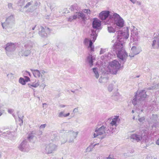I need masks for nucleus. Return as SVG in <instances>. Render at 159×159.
<instances>
[{
    "instance_id": "9b49d317",
    "label": "nucleus",
    "mask_w": 159,
    "mask_h": 159,
    "mask_svg": "<svg viewBox=\"0 0 159 159\" xmlns=\"http://www.w3.org/2000/svg\"><path fill=\"white\" fill-rule=\"evenodd\" d=\"M139 96L140 97L141 99L146 98L147 95L146 94V92L145 90H142L141 91L139 94Z\"/></svg>"
},
{
    "instance_id": "412c9836",
    "label": "nucleus",
    "mask_w": 159,
    "mask_h": 159,
    "mask_svg": "<svg viewBox=\"0 0 159 159\" xmlns=\"http://www.w3.org/2000/svg\"><path fill=\"white\" fill-rule=\"evenodd\" d=\"M137 93H136L135 96V98H134V99H133L132 101V102L135 105L137 103V102H136V101H137V99H136V98H137Z\"/></svg>"
},
{
    "instance_id": "7c9ffc66",
    "label": "nucleus",
    "mask_w": 159,
    "mask_h": 159,
    "mask_svg": "<svg viewBox=\"0 0 159 159\" xmlns=\"http://www.w3.org/2000/svg\"><path fill=\"white\" fill-rule=\"evenodd\" d=\"M8 6H9H9H12V4H11V3L9 4H8Z\"/></svg>"
},
{
    "instance_id": "c756f323",
    "label": "nucleus",
    "mask_w": 159,
    "mask_h": 159,
    "mask_svg": "<svg viewBox=\"0 0 159 159\" xmlns=\"http://www.w3.org/2000/svg\"><path fill=\"white\" fill-rule=\"evenodd\" d=\"M103 53V50L102 49L101 50L100 52V54H102Z\"/></svg>"
},
{
    "instance_id": "b1692460",
    "label": "nucleus",
    "mask_w": 159,
    "mask_h": 159,
    "mask_svg": "<svg viewBox=\"0 0 159 159\" xmlns=\"http://www.w3.org/2000/svg\"><path fill=\"white\" fill-rule=\"evenodd\" d=\"M89 63L91 66L93 65V61L92 57H91L90 60L89 61Z\"/></svg>"
},
{
    "instance_id": "2eb2a0df",
    "label": "nucleus",
    "mask_w": 159,
    "mask_h": 159,
    "mask_svg": "<svg viewBox=\"0 0 159 159\" xmlns=\"http://www.w3.org/2000/svg\"><path fill=\"white\" fill-rule=\"evenodd\" d=\"M78 17V15L76 13V15H74L72 17L69 18V20L70 21H72L73 20H75Z\"/></svg>"
},
{
    "instance_id": "bb28decb",
    "label": "nucleus",
    "mask_w": 159,
    "mask_h": 159,
    "mask_svg": "<svg viewBox=\"0 0 159 159\" xmlns=\"http://www.w3.org/2000/svg\"><path fill=\"white\" fill-rule=\"evenodd\" d=\"M156 41L155 40H154L153 41V43L152 44V46H154L155 44L156 43Z\"/></svg>"
},
{
    "instance_id": "20e7f679",
    "label": "nucleus",
    "mask_w": 159,
    "mask_h": 159,
    "mask_svg": "<svg viewBox=\"0 0 159 159\" xmlns=\"http://www.w3.org/2000/svg\"><path fill=\"white\" fill-rule=\"evenodd\" d=\"M95 32H94L93 34V35H92V34H91V40H89L88 39L86 38L85 39L84 41V43L85 44L87 43L89 41V46L88 47V48H91V50L92 51H94V47L93 46V43L92 41L94 42L96 39L97 36L96 35H95Z\"/></svg>"
},
{
    "instance_id": "f8f14e48",
    "label": "nucleus",
    "mask_w": 159,
    "mask_h": 159,
    "mask_svg": "<svg viewBox=\"0 0 159 159\" xmlns=\"http://www.w3.org/2000/svg\"><path fill=\"white\" fill-rule=\"evenodd\" d=\"M131 51L134 54H137L138 53V52L137 51L136 47L135 46H133L131 49Z\"/></svg>"
},
{
    "instance_id": "f3484780",
    "label": "nucleus",
    "mask_w": 159,
    "mask_h": 159,
    "mask_svg": "<svg viewBox=\"0 0 159 159\" xmlns=\"http://www.w3.org/2000/svg\"><path fill=\"white\" fill-rule=\"evenodd\" d=\"M29 85L30 88H31L32 87L36 88L39 86V84L37 83L35 84H29Z\"/></svg>"
},
{
    "instance_id": "39448f33",
    "label": "nucleus",
    "mask_w": 159,
    "mask_h": 159,
    "mask_svg": "<svg viewBox=\"0 0 159 159\" xmlns=\"http://www.w3.org/2000/svg\"><path fill=\"white\" fill-rule=\"evenodd\" d=\"M106 127L104 126H102L97 130L95 131V133L94 134V137L95 138L98 135L103 134L105 133Z\"/></svg>"
},
{
    "instance_id": "4468645a",
    "label": "nucleus",
    "mask_w": 159,
    "mask_h": 159,
    "mask_svg": "<svg viewBox=\"0 0 159 159\" xmlns=\"http://www.w3.org/2000/svg\"><path fill=\"white\" fill-rule=\"evenodd\" d=\"M69 115L70 113H69L66 114H64L63 112H61L59 113L58 115V116L59 117H62V116L66 117L68 116Z\"/></svg>"
},
{
    "instance_id": "1a4fd4ad",
    "label": "nucleus",
    "mask_w": 159,
    "mask_h": 159,
    "mask_svg": "<svg viewBox=\"0 0 159 159\" xmlns=\"http://www.w3.org/2000/svg\"><path fill=\"white\" fill-rule=\"evenodd\" d=\"M120 120L119 118V116H116L115 117L112 119V121L110 124L112 126H116V122L117 121H119Z\"/></svg>"
},
{
    "instance_id": "0eeeda50",
    "label": "nucleus",
    "mask_w": 159,
    "mask_h": 159,
    "mask_svg": "<svg viewBox=\"0 0 159 159\" xmlns=\"http://www.w3.org/2000/svg\"><path fill=\"white\" fill-rule=\"evenodd\" d=\"M101 25V22L97 18H94L93 23V27L94 28H98Z\"/></svg>"
},
{
    "instance_id": "f03ea898",
    "label": "nucleus",
    "mask_w": 159,
    "mask_h": 159,
    "mask_svg": "<svg viewBox=\"0 0 159 159\" xmlns=\"http://www.w3.org/2000/svg\"><path fill=\"white\" fill-rule=\"evenodd\" d=\"M120 64L116 60H114L110 62L108 66L110 71L114 74H116L118 70L120 68Z\"/></svg>"
},
{
    "instance_id": "7ed1b4c3",
    "label": "nucleus",
    "mask_w": 159,
    "mask_h": 159,
    "mask_svg": "<svg viewBox=\"0 0 159 159\" xmlns=\"http://www.w3.org/2000/svg\"><path fill=\"white\" fill-rule=\"evenodd\" d=\"M113 18L115 24L117 26L122 27L124 26V22L123 19L120 17V16L116 13L113 15Z\"/></svg>"
},
{
    "instance_id": "6ab92c4d",
    "label": "nucleus",
    "mask_w": 159,
    "mask_h": 159,
    "mask_svg": "<svg viewBox=\"0 0 159 159\" xmlns=\"http://www.w3.org/2000/svg\"><path fill=\"white\" fill-rule=\"evenodd\" d=\"M19 81L20 83L23 85H25V84L26 82L23 78H20L19 79Z\"/></svg>"
},
{
    "instance_id": "f257e3e1",
    "label": "nucleus",
    "mask_w": 159,
    "mask_h": 159,
    "mask_svg": "<svg viewBox=\"0 0 159 159\" xmlns=\"http://www.w3.org/2000/svg\"><path fill=\"white\" fill-rule=\"evenodd\" d=\"M113 49L119 59L124 60L128 57V54L123 48L122 44L120 42L115 43L113 46Z\"/></svg>"
},
{
    "instance_id": "cd10ccee",
    "label": "nucleus",
    "mask_w": 159,
    "mask_h": 159,
    "mask_svg": "<svg viewBox=\"0 0 159 159\" xmlns=\"http://www.w3.org/2000/svg\"><path fill=\"white\" fill-rule=\"evenodd\" d=\"M8 112L11 113L13 112V111L11 109H9L8 110Z\"/></svg>"
},
{
    "instance_id": "2f4dec72",
    "label": "nucleus",
    "mask_w": 159,
    "mask_h": 159,
    "mask_svg": "<svg viewBox=\"0 0 159 159\" xmlns=\"http://www.w3.org/2000/svg\"><path fill=\"white\" fill-rule=\"evenodd\" d=\"M2 115V113L0 111V116Z\"/></svg>"
},
{
    "instance_id": "4be33fe9",
    "label": "nucleus",
    "mask_w": 159,
    "mask_h": 159,
    "mask_svg": "<svg viewBox=\"0 0 159 159\" xmlns=\"http://www.w3.org/2000/svg\"><path fill=\"white\" fill-rule=\"evenodd\" d=\"M25 82H27L28 81H30V78L28 76H25Z\"/></svg>"
},
{
    "instance_id": "423d86ee",
    "label": "nucleus",
    "mask_w": 159,
    "mask_h": 159,
    "mask_svg": "<svg viewBox=\"0 0 159 159\" xmlns=\"http://www.w3.org/2000/svg\"><path fill=\"white\" fill-rule=\"evenodd\" d=\"M109 11H103L99 14V18L102 20L106 19L109 15Z\"/></svg>"
},
{
    "instance_id": "ddd939ff",
    "label": "nucleus",
    "mask_w": 159,
    "mask_h": 159,
    "mask_svg": "<svg viewBox=\"0 0 159 159\" xmlns=\"http://www.w3.org/2000/svg\"><path fill=\"white\" fill-rule=\"evenodd\" d=\"M76 13L78 14V18L80 17L82 19H84L85 16L83 13L76 12Z\"/></svg>"
},
{
    "instance_id": "a211bd4d",
    "label": "nucleus",
    "mask_w": 159,
    "mask_h": 159,
    "mask_svg": "<svg viewBox=\"0 0 159 159\" xmlns=\"http://www.w3.org/2000/svg\"><path fill=\"white\" fill-rule=\"evenodd\" d=\"M108 30L109 32L110 33H113L115 31L114 29L111 27H108Z\"/></svg>"
},
{
    "instance_id": "72a5a7b5",
    "label": "nucleus",
    "mask_w": 159,
    "mask_h": 159,
    "mask_svg": "<svg viewBox=\"0 0 159 159\" xmlns=\"http://www.w3.org/2000/svg\"><path fill=\"white\" fill-rule=\"evenodd\" d=\"M29 75H30V73L29 72Z\"/></svg>"
},
{
    "instance_id": "393cba45",
    "label": "nucleus",
    "mask_w": 159,
    "mask_h": 159,
    "mask_svg": "<svg viewBox=\"0 0 159 159\" xmlns=\"http://www.w3.org/2000/svg\"><path fill=\"white\" fill-rule=\"evenodd\" d=\"M31 2H28L25 6V7H28L30 5H31Z\"/></svg>"
},
{
    "instance_id": "473e14b6",
    "label": "nucleus",
    "mask_w": 159,
    "mask_h": 159,
    "mask_svg": "<svg viewBox=\"0 0 159 159\" xmlns=\"http://www.w3.org/2000/svg\"><path fill=\"white\" fill-rule=\"evenodd\" d=\"M132 112L133 113H134V111L133 110H132Z\"/></svg>"
},
{
    "instance_id": "9d476101",
    "label": "nucleus",
    "mask_w": 159,
    "mask_h": 159,
    "mask_svg": "<svg viewBox=\"0 0 159 159\" xmlns=\"http://www.w3.org/2000/svg\"><path fill=\"white\" fill-rule=\"evenodd\" d=\"M33 73L34 76L36 78H39L41 75V74L38 70H35L33 71Z\"/></svg>"
},
{
    "instance_id": "dca6fc26",
    "label": "nucleus",
    "mask_w": 159,
    "mask_h": 159,
    "mask_svg": "<svg viewBox=\"0 0 159 159\" xmlns=\"http://www.w3.org/2000/svg\"><path fill=\"white\" fill-rule=\"evenodd\" d=\"M93 70L95 74L96 78L98 79L99 76V75L98 72L96 70V68H94L93 69Z\"/></svg>"
},
{
    "instance_id": "aec40b11",
    "label": "nucleus",
    "mask_w": 159,
    "mask_h": 159,
    "mask_svg": "<svg viewBox=\"0 0 159 159\" xmlns=\"http://www.w3.org/2000/svg\"><path fill=\"white\" fill-rule=\"evenodd\" d=\"M14 44L12 43H8L7 44L6 47L5 48L6 50H8L9 48V47L12 46Z\"/></svg>"
},
{
    "instance_id": "6e6552de",
    "label": "nucleus",
    "mask_w": 159,
    "mask_h": 159,
    "mask_svg": "<svg viewBox=\"0 0 159 159\" xmlns=\"http://www.w3.org/2000/svg\"><path fill=\"white\" fill-rule=\"evenodd\" d=\"M130 139H135L137 142H139L142 139V137L141 136L136 134H133L131 135Z\"/></svg>"
},
{
    "instance_id": "5701e85b",
    "label": "nucleus",
    "mask_w": 159,
    "mask_h": 159,
    "mask_svg": "<svg viewBox=\"0 0 159 159\" xmlns=\"http://www.w3.org/2000/svg\"><path fill=\"white\" fill-rule=\"evenodd\" d=\"M84 12H85V13H87L89 14H90V11L89 9H85L84 10Z\"/></svg>"
},
{
    "instance_id": "a878e982",
    "label": "nucleus",
    "mask_w": 159,
    "mask_h": 159,
    "mask_svg": "<svg viewBox=\"0 0 159 159\" xmlns=\"http://www.w3.org/2000/svg\"><path fill=\"white\" fill-rule=\"evenodd\" d=\"M46 125L45 124L42 125L40 127V128H44L45 127Z\"/></svg>"
},
{
    "instance_id": "c85d7f7f",
    "label": "nucleus",
    "mask_w": 159,
    "mask_h": 159,
    "mask_svg": "<svg viewBox=\"0 0 159 159\" xmlns=\"http://www.w3.org/2000/svg\"><path fill=\"white\" fill-rule=\"evenodd\" d=\"M133 3H135L136 2V0H130Z\"/></svg>"
}]
</instances>
